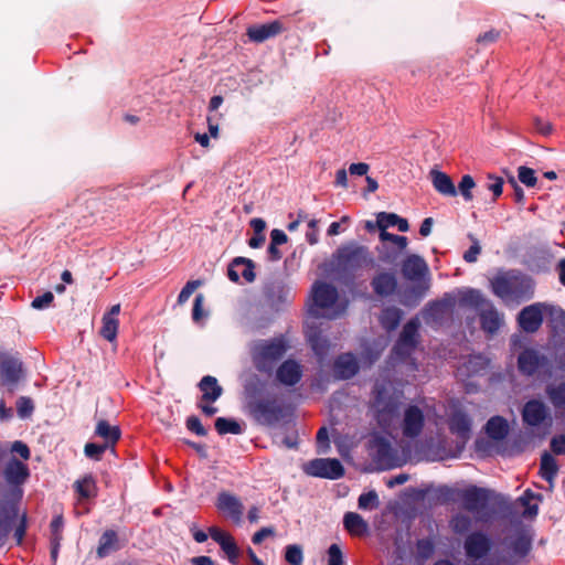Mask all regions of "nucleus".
I'll list each match as a JSON object with an SVG mask.
<instances>
[{"label":"nucleus","mask_w":565,"mask_h":565,"mask_svg":"<svg viewBox=\"0 0 565 565\" xmlns=\"http://www.w3.org/2000/svg\"><path fill=\"white\" fill-rule=\"evenodd\" d=\"M75 492L78 500H89L97 495L98 487L96 479L92 475H86L74 482Z\"/></svg>","instance_id":"a878e982"},{"label":"nucleus","mask_w":565,"mask_h":565,"mask_svg":"<svg viewBox=\"0 0 565 565\" xmlns=\"http://www.w3.org/2000/svg\"><path fill=\"white\" fill-rule=\"evenodd\" d=\"M227 275L234 282H237L241 277L247 282H252L255 280L254 264L250 259L235 258L228 268Z\"/></svg>","instance_id":"4468645a"},{"label":"nucleus","mask_w":565,"mask_h":565,"mask_svg":"<svg viewBox=\"0 0 565 565\" xmlns=\"http://www.w3.org/2000/svg\"><path fill=\"white\" fill-rule=\"evenodd\" d=\"M22 377L23 365L20 360L12 356L2 360L0 364V383L2 385H7L10 391H13Z\"/></svg>","instance_id":"6e6552de"},{"label":"nucleus","mask_w":565,"mask_h":565,"mask_svg":"<svg viewBox=\"0 0 565 565\" xmlns=\"http://www.w3.org/2000/svg\"><path fill=\"white\" fill-rule=\"evenodd\" d=\"M203 295H198L194 299L192 317L194 321H200L203 317Z\"/></svg>","instance_id":"0e129e2a"},{"label":"nucleus","mask_w":565,"mask_h":565,"mask_svg":"<svg viewBox=\"0 0 565 565\" xmlns=\"http://www.w3.org/2000/svg\"><path fill=\"white\" fill-rule=\"evenodd\" d=\"M427 264L417 255L408 256L402 267L404 277L411 280L419 279L427 273Z\"/></svg>","instance_id":"4be33fe9"},{"label":"nucleus","mask_w":565,"mask_h":565,"mask_svg":"<svg viewBox=\"0 0 565 565\" xmlns=\"http://www.w3.org/2000/svg\"><path fill=\"white\" fill-rule=\"evenodd\" d=\"M558 313H562V310L553 305L535 302L524 307L520 311L518 322L523 331L534 333L541 328L545 316H555Z\"/></svg>","instance_id":"39448f33"},{"label":"nucleus","mask_w":565,"mask_h":565,"mask_svg":"<svg viewBox=\"0 0 565 565\" xmlns=\"http://www.w3.org/2000/svg\"><path fill=\"white\" fill-rule=\"evenodd\" d=\"M534 126L536 130L544 136H547L552 132V124L541 118L534 119Z\"/></svg>","instance_id":"774afa93"},{"label":"nucleus","mask_w":565,"mask_h":565,"mask_svg":"<svg viewBox=\"0 0 565 565\" xmlns=\"http://www.w3.org/2000/svg\"><path fill=\"white\" fill-rule=\"evenodd\" d=\"M430 179L435 190L446 196H456L457 189L448 174L439 170L430 171Z\"/></svg>","instance_id":"b1692460"},{"label":"nucleus","mask_w":565,"mask_h":565,"mask_svg":"<svg viewBox=\"0 0 565 565\" xmlns=\"http://www.w3.org/2000/svg\"><path fill=\"white\" fill-rule=\"evenodd\" d=\"M95 435L102 438L105 445L111 449L120 438V429L118 426L110 425L105 419H99L96 424Z\"/></svg>","instance_id":"393cba45"},{"label":"nucleus","mask_w":565,"mask_h":565,"mask_svg":"<svg viewBox=\"0 0 565 565\" xmlns=\"http://www.w3.org/2000/svg\"><path fill=\"white\" fill-rule=\"evenodd\" d=\"M302 370L296 361L287 360L277 370V379L284 385H295L301 379Z\"/></svg>","instance_id":"a211bd4d"},{"label":"nucleus","mask_w":565,"mask_h":565,"mask_svg":"<svg viewBox=\"0 0 565 565\" xmlns=\"http://www.w3.org/2000/svg\"><path fill=\"white\" fill-rule=\"evenodd\" d=\"M62 526H63V520H62L61 516L55 518L52 521V523H51V529H52V532H53V540H54V543H55V546L52 550L53 557L56 556L57 544H58V541L61 540V529H62Z\"/></svg>","instance_id":"864d4df0"},{"label":"nucleus","mask_w":565,"mask_h":565,"mask_svg":"<svg viewBox=\"0 0 565 565\" xmlns=\"http://www.w3.org/2000/svg\"><path fill=\"white\" fill-rule=\"evenodd\" d=\"M318 451L326 454L329 449V435L326 427L319 429L317 434Z\"/></svg>","instance_id":"bf43d9fd"},{"label":"nucleus","mask_w":565,"mask_h":565,"mask_svg":"<svg viewBox=\"0 0 565 565\" xmlns=\"http://www.w3.org/2000/svg\"><path fill=\"white\" fill-rule=\"evenodd\" d=\"M489 180L491 182L488 183L487 189L493 193V200H495L502 194L503 180L493 175H489Z\"/></svg>","instance_id":"6e6d98bb"},{"label":"nucleus","mask_w":565,"mask_h":565,"mask_svg":"<svg viewBox=\"0 0 565 565\" xmlns=\"http://www.w3.org/2000/svg\"><path fill=\"white\" fill-rule=\"evenodd\" d=\"M285 558L291 565H302L303 553L301 546L297 544L288 545L286 547Z\"/></svg>","instance_id":"a19ab883"},{"label":"nucleus","mask_w":565,"mask_h":565,"mask_svg":"<svg viewBox=\"0 0 565 565\" xmlns=\"http://www.w3.org/2000/svg\"><path fill=\"white\" fill-rule=\"evenodd\" d=\"M522 417L527 425L539 426L548 417V409L544 403L533 399L524 405Z\"/></svg>","instance_id":"ddd939ff"},{"label":"nucleus","mask_w":565,"mask_h":565,"mask_svg":"<svg viewBox=\"0 0 565 565\" xmlns=\"http://www.w3.org/2000/svg\"><path fill=\"white\" fill-rule=\"evenodd\" d=\"M518 172L519 180L526 186H534L536 184V177L533 169L520 167Z\"/></svg>","instance_id":"8fccbe9b"},{"label":"nucleus","mask_w":565,"mask_h":565,"mask_svg":"<svg viewBox=\"0 0 565 565\" xmlns=\"http://www.w3.org/2000/svg\"><path fill=\"white\" fill-rule=\"evenodd\" d=\"M303 471L308 476L339 479L344 475V468L338 459L334 458H319L310 460L302 466Z\"/></svg>","instance_id":"423d86ee"},{"label":"nucleus","mask_w":565,"mask_h":565,"mask_svg":"<svg viewBox=\"0 0 565 565\" xmlns=\"http://www.w3.org/2000/svg\"><path fill=\"white\" fill-rule=\"evenodd\" d=\"M284 30L282 23L279 20H275L266 24L249 26L247 29V35L250 41L260 43L280 34Z\"/></svg>","instance_id":"9b49d317"},{"label":"nucleus","mask_w":565,"mask_h":565,"mask_svg":"<svg viewBox=\"0 0 565 565\" xmlns=\"http://www.w3.org/2000/svg\"><path fill=\"white\" fill-rule=\"evenodd\" d=\"M490 285L492 292L507 305L531 299L534 294L533 280L515 270L497 274Z\"/></svg>","instance_id":"f03ea898"},{"label":"nucleus","mask_w":565,"mask_h":565,"mask_svg":"<svg viewBox=\"0 0 565 565\" xmlns=\"http://www.w3.org/2000/svg\"><path fill=\"white\" fill-rule=\"evenodd\" d=\"M450 525L454 532L462 534L471 527V519L467 515L458 514L451 520Z\"/></svg>","instance_id":"49530a36"},{"label":"nucleus","mask_w":565,"mask_h":565,"mask_svg":"<svg viewBox=\"0 0 565 565\" xmlns=\"http://www.w3.org/2000/svg\"><path fill=\"white\" fill-rule=\"evenodd\" d=\"M535 498V494L531 490H526L523 495L520 498V502L526 507L525 513L527 515H535L537 513L536 505H530L531 500Z\"/></svg>","instance_id":"4d7b16f0"},{"label":"nucleus","mask_w":565,"mask_h":565,"mask_svg":"<svg viewBox=\"0 0 565 565\" xmlns=\"http://www.w3.org/2000/svg\"><path fill=\"white\" fill-rule=\"evenodd\" d=\"M328 565H344L343 554L338 544L330 545L328 550Z\"/></svg>","instance_id":"3c124183"},{"label":"nucleus","mask_w":565,"mask_h":565,"mask_svg":"<svg viewBox=\"0 0 565 565\" xmlns=\"http://www.w3.org/2000/svg\"><path fill=\"white\" fill-rule=\"evenodd\" d=\"M463 508L472 513L483 510L489 501V492L486 489L470 487L460 492Z\"/></svg>","instance_id":"1a4fd4ad"},{"label":"nucleus","mask_w":565,"mask_h":565,"mask_svg":"<svg viewBox=\"0 0 565 565\" xmlns=\"http://www.w3.org/2000/svg\"><path fill=\"white\" fill-rule=\"evenodd\" d=\"M546 395L553 406L557 409L565 407V382L551 384L546 387Z\"/></svg>","instance_id":"e433bc0d"},{"label":"nucleus","mask_w":565,"mask_h":565,"mask_svg":"<svg viewBox=\"0 0 565 565\" xmlns=\"http://www.w3.org/2000/svg\"><path fill=\"white\" fill-rule=\"evenodd\" d=\"M110 447H108L104 443L103 444L87 443L84 447V454L86 457L98 461L102 459L103 454Z\"/></svg>","instance_id":"c03bdc74"},{"label":"nucleus","mask_w":565,"mask_h":565,"mask_svg":"<svg viewBox=\"0 0 565 565\" xmlns=\"http://www.w3.org/2000/svg\"><path fill=\"white\" fill-rule=\"evenodd\" d=\"M419 323L417 320L407 322L401 333L399 340L394 349L397 355H407L415 348Z\"/></svg>","instance_id":"9d476101"},{"label":"nucleus","mask_w":565,"mask_h":565,"mask_svg":"<svg viewBox=\"0 0 565 565\" xmlns=\"http://www.w3.org/2000/svg\"><path fill=\"white\" fill-rule=\"evenodd\" d=\"M450 430L457 434L461 439L466 440L470 433V419L461 412H456L450 418Z\"/></svg>","instance_id":"7c9ffc66"},{"label":"nucleus","mask_w":565,"mask_h":565,"mask_svg":"<svg viewBox=\"0 0 565 565\" xmlns=\"http://www.w3.org/2000/svg\"><path fill=\"white\" fill-rule=\"evenodd\" d=\"M210 535L221 545L222 550L227 555L228 561L235 564L239 556V551L233 536L217 527H210Z\"/></svg>","instance_id":"2eb2a0df"},{"label":"nucleus","mask_w":565,"mask_h":565,"mask_svg":"<svg viewBox=\"0 0 565 565\" xmlns=\"http://www.w3.org/2000/svg\"><path fill=\"white\" fill-rule=\"evenodd\" d=\"M510 546L515 556L524 557L531 551L532 541L525 532H518L511 537Z\"/></svg>","instance_id":"72a5a7b5"},{"label":"nucleus","mask_w":565,"mask_h":565,"mask_svg":"<svg viewBox=\"0 0 565 565\" xmlns=\"http://www.w3.org/2000/svg\"><path fill=\"white\" fill-rule=\"evenodd\" d=\"M186 427L189 430L195 433L199 436L206 435L205 428L202 426L200 419L195 416H191L186 419Z\"/></svg>","instance_id":"680f3d73"},{"label":"nucleus","mask_w":565,"mask_h":565,"mask_svg":"<svg viewBox=\"0 0 565 565\" xmlns=\"http://www.w3.org/2000/svg\"><path fill=\"white\" fill-rule=\"evenodd\" d=\"M372 287L379 296L385 297L392 295L397 287L395 274L388 271L379 273L372 279Z\"/></svg>","instance_id":"6ab92c4d"},{"label":"nucleus","mask_w":565,"mask_h":565,"mask_svg":"<svg viewBox=\"0 0 565 565\" xmlns=\"http://www.w3.org/2000/svg\"><path fill=\"white\" fill-rule=\"evenodd\" d=\"M489 302L490 301L484 299L480 291L468 290L462 295L459 303L462 307H472V308L479 309L481 311L482 308L486 307V303H489Z\"/></svg>","instance_id":"4c0bfd02"},{"label":"nucleus","mask_w":565,"mask_h":565,"mask_svg":"<svg viewBox=\"0 0 565 565\" xmlns=\"http://www.w3.org/2000/svg\"><path fill=\"white\" fill-rule=\"evenodd\" d=\"M379 497L375 491H369L359 497L358 505L362 510H373L379 507Z\"/></svg>","instance_id":"79ce46f5"},{"label":"nucleus","mask_w":565,"mask_h":565,"mask_svg":"<svg viewBox=\"0 0 565 565\" xmlns=\"http://www.w3.org/2000/svg\"><path fill=\"white\" fill-rule=\"evenodd\" d=\"M380 238L382 242L390 241L395 244L401 250L405 249L407 246V238L405 236H399L395 234H391L386 231L380 233Z\"/></svg>","instance_id":"603ef678"},{"label":"nucleus","mask_w":565,"mask_h":565,"mask_svg":"<svg viewBox=\"0 0 565 565\" xmlns=\"http://www.w3.org/2000/svg\"><path fill=\"white\" fill-rule=\"evenodd\" d=\"M475 186L476 182L473 178L469 174H465L459 182L458 190L466 201H471L473 199L472 190Z\"/></svg>","instance_id":"37998d69"},{"label":"nucleus","mask_w":565,"mask_h":565,"mask_svg":"<svg viewBox=\"0 0 565 565\" xmlns=\"http://www.w3.org/2000/svg\"><path fill=\"white\" fill-rule=\"evenodd\" d=\"M307 338L318 356L323 358L328 353L330 344L319 330L308 327Z\"/></svg>","instance_id":"2f4dec72"},{"label":"nucleus","mask_w":565,"mask_h":565,"mask_svg":"<svg viewBox=\"0 0 565 565\" xmlns=\"http://www.w3.org/2000/svg\"><path fill=\"white\" fill-rule=\"evenodd\" d=\"M540 472L543 479H545L551 484L553 483L558 472V466L552 455L547 452L542 455Z\"/></svg>","instance_id":"c9c22d12"},{"label":"nucleus","mask_w":565,"mask_h":565,"mask_svg":"<svg viewBox=\"0 0 565 565\" xmlns=\"http://www.w3.org/2000/svg\"><path fill=\"white\" fill-rule=\"evenodd\" d=\"M119 548L118 537L115 531L107 530L103 533L97 547L98 557L103 558Z\"/></svg>","instance_id":"c756f323"},{"label":"nucleus","mask_w":565,"mask_h":565,"mask_svg":"<svg viewBox=\"0 0 565 565\" xmlns=\"http://www.w3.org/2000/svg\"><path fill=\"white\" fill-rule=\"evenodd\" d=\"M28 477L29 470L23 462L13 458L7 463L4 468V478L8 483L21 484L26 480Z\"/></svg>","instance_id":"5701e85b"},{"label":"nucleus","mask_w":565,"mask_h":565,"mask_svg":"<svg viewBox=\"0 0 565 565\" xmlns=\"http://www.w3.org/2000/svg\"><path fill=\"white\" fill-rule=\"evenodd\" d=\"M465 553L470 559H480L491 550V540L482 532L470 533L463 543Z\"/></svg>","instance_id":"0eeeda50"},{"label":"nucleus","mask_w":565,"mask_h":565,"mask_svg":"<svg viewBox=\"0 0 565 565\" xmlns=\"http://www.w3.org/2000/svg\"><path fill=\"white\" fill-rule=\"evenodd\" d=\"M286 347L282 340L258 341L252 347V358L257 370L270 372L275 363L284 355Z\"/></svg>","instance_id":"20e7f679"},{"label":"nucleus","mask_w":565,"mask_h":565,"mask_svg":"<svg viewBox=\"0 0 565 565\" xmlns=\"http://www.w3.org/2000/svg\"><path fill=\"white\" fill-rule=\"evenodd\" d=\"M542 359L535 350L527 349L524 350L519 356V367L520 370L531 375L536 369L541 365Z\"/></svg>","instance_id":"c85d7f7f"},{"label":"nucleus","mask_w":565,"mask_h":565,"mask_svg":"<svg viewBox=\"0 0 565 565\" xmlns=\"http://www.w3.org/2000/svg\"><path fill=\"white\" fill-rule=\"evenodd\" d=\"M307 241L310 245H315L319 241L318 221L312 218L308 221V231L306 233Z\"/></svg>","instance_id":"5fc2aeb1"},{"label":"nucleus","mask_w":565,"mask_h":565,"mask_svg":"<svg viewBox=\"0 0 565 565\" xmlns=\"http://www.w3.org/2000/svg\"><path fill=\"white\" fill-rule=\"evenodd\" d=\"M417 552L423 558H428L434 552V544L429 540H420L417 543Z\"/></svg>","instance_id":"052dcab7"},{"label":"nucleus","mask_w":565,"mask_h":565,"mask_svg":"<svg viewBox=\"0 0 565 565\" xmlns=\"http://www.w3.org/2000/svg\"><path fill=\"white\" fill-rule=\"evenodd\" d=\"M480 319L482 329L488 333L497 332L503 324V315L500 313L494 306L489 302L480 311Z\"/></svg>","instance_id":"f3484780"},{"label":"nucleus","mask_w":565,"mask_h":565,"mask_svg":"<svg viewBox=\"0 0 565 565\" xmlns=\"http://www.w3.org/2000/svg\"><path fill=\"white\" fill-rule=\"evenodd\" d=\"M359 370V364L356 359L350 354L345 353L340 355L333 366L334 375L339 379H350L356 374Z\"/></svg>","instance_id":"412c9836"},{"label":"nucleus","mask_w":565,"mask_h":565,"mask_svg":"<svg viewBox=\"0 0 565 565\" xmlns=\"http://www.w3.org/2000/svg\"><path fill=\"white\" fill-rule=\"evenodd\" d=\"M481 252V247L477 239H473V244L470 248L465 253L463 259L468 263H475L478 259V256Z\"/></svg>","instance_id":"e2e57ef3"},{"label":"nucleus","mask_w":565,"mask_h":565,"mask_svg":"<svg viewBox=\"0 0 565 565\" xmlns=\"http://www.w3.org/2000/svg\"><path fill=\"white\" fill-rule=\"evenodd\" d=\"M217 508L235 522H241L244 507L238 498L230 493H221L217 498Z\"/></svg>","instance_id":"dca6fc26"},{"label":"nucleus","mask_w":565,"mask_h":565,"mask_svg":"<svg viewBox=\"0 0 565 565\" xmlns=\"http://www.w3.org/2000/svg\"><path fill=\"white\" fill-rule=\"evenodd\" d=\"M53 299V294L51 291H46L42 296L34 298L32 301V307L34 309H44L52 303Z\"/></svg>","instance_id":"13d9d810"},{"label":"nucleus","mask_w":565,"mask_h":565,"mask_svg":"<svg viewBox=\"0 0 565 565\" xmlns=\"http://www.w3.org/2000/svg\"><path fill=\"white\" fill-rule=\"evenodd\" d=\"M402 404V393L395 390L392 383H377L374 390L372 408L379 425L390 430L397 423L404 437L413 439L420 435L424 428L423 411L416 405L405 408L401 422H398V408Z\"/></svg>","instance_id":"f257e3e1"},{"label":"nucleus","mask_w":565,"mask_h":565,"mask_svg":"<svg viewBox=\"0 0 565 565\" xmlns=\"http://www.w3.org/2000/svg\"><path fill=\"white\" fill-rule=\"evenodd\" d=\"M343 524L347 531L355 536H362L369 532L367 522L355 512L345 513L343 518Z\"/></svg>","instance_id":"cd10ccee"},{"label":"nucleus","mask_w":565,"mask_h":565,"mask_svg":"<svg viewBox=\"0 0 565 565\" xmlns=\"http://www.w3.org/2000/svg\"><path fill=\"white\" fill-rule=\"evenodd\" d=\"M215 429L220 435L234 434L238 435L242 433L241 425L234 420L224 417H218L215 420Z\"/></svg>","instance_id":"ea45409f"},{"label":"nucleus","mask_w":565,"mask_h":565,"mask_svg":"<svg viewBox=\"0 0 565 565\" xmlns=\"http://www.w3.org/2000/svg\"><path fill=\"white\" fill-rule=\"evenodd\" d=\"M486 430L491 438L495 440L503 439L509 430L508 422L500 416L492 417L488 420Z\"/></svg>","instance_id":"f704fd0d"},{"label":"nucleus","mask_w":565,"mask_h":565,"mask_svg":"<svg viewBox=\"0 0 565 565\" xmlns=\"http://www.w3.org/2000/svg\"><path fill=\"white\" fill-rule=\"evenodd\" d=\"M34 411L33 402L30 397L21 396L17 401V412L19 417L26 418L30 417Z\"/></svg>","instance_id":"de8ad7c7"},{"label":"nucleus","mask_w":565,"mask_h":565,"mask_svg":"<svg viewBox=\"0 0 565 565\" xmlns=\"http://www.w3.org/2000/svg\"><path fill=\"white\" fill-rule=\"evenodd\" d=\"M398 215L395 213L380 212L376 215V226L383 232L391 226H396Z\"/></svg>","instance_id":"a18cd8bd"},{"label":"nucleus","mask_w":565,"mask_h":565,"mask_svg":"<svg viewBox=\"0 0 565 565\" xmlns=\"http://www.w3.org/2000/svg\"><path fill=\"white\" fill-rule=\"evenodd\" d=\"M201 284L202 282L200 280L188 281L179 294L178 303L179 305L185 303L189 300V298L192 296V294L201 286Z\"/></svg>","instance_id":"09e8293b"},{"label":"nucleus","mask_w":565,"mask_h":565,"mask_svg":"<svg viewBox=\"0 0 565 565\" xmlns=\"http://www.w3.org/2000/svg\"><path fill=\"white\" fill-rule=\"evenodd\" d=\"M252 412L258 420L271 423L278 418L280 411L275 401L266 399L254 403Z\"/></svg>","instance_id":"aec40b11"},{"label":"nucleus","mask_w":565,"mask_h":565,"mask_svg":"<svg viewBox=\"0 0 565 565\" xmlns=\"http://www.w3.org/2000/svg\"><path fill=\"white\" fill-rule=\"evenodd\" d=\"M402 318V312L399 309L393 307L385 309L381 315V323L386 330L395 329Z\"/></svg>","instance_id":"58836bf2"},{"label":"nucleus","mask_w":565,"mask_h":565,"mask_svg":"<svg viewBox=\"0 0 565 565\" xmlns=\"http://www.w3.org/2000/svg\"><path fill=\"white\" fill-rule=\"evenodd\" d=\"M119 313L120 305L116 303L109 309V311L104 313L102 318L103 326L100 328L99 334L109 342L116 341L119 328V320L117 317Z\"/></svg>","instance_id":"f8f14e48"},{"label":"nucleus","mask_w":565,"mask_h":565,"mask_svg":"<svg viewBox=\"0 0 565 565\" xmlns=\"http://www.w3.org/2000/svg\"><path fill=\"white\" fill-rule=\"evenodd\" d=\"M200 390L203 393V399L207 402H215L222 395V387L218 385L217 380L213 376H204L200 382Z\"/></svg>","instance_id":"473e14b6"},{"label":"nucleus","mask_w":565,"mask_h":565,"mask_svg":"<svg viewBox=\"0 0 565 565\" xmlns=\"http://www.w3.org/2000/svg\"><path fill=\"white\" fill-rule=\"evenodd\" d=\"M274 529L263 527L253 535V543L260 544L266 537L274 535Z\"/></svg>","instance_id":"338daca9"},{"label":"nucleus","mask_w":565,"mask_h":565,"mask_svg":"<svg viewBox=\"0 0 565 565\" xmlns=\"http://www.w3.org/2000/svg\"><path fill=\"white\" fill-rule=\"evenodd\" d=\"M488 361L481 355H475L469 358L461 366L458 367V376L461 380L481 374L486 371Z\"/></svg>","instance_id":"bb28decb"},{"label":"nucleus","mask_w":565,"mask_h":565,"mask_svg":"<svg viewBox=\"0 0 565 565\" xmlns=\"http://www.w3.org/2000/svg\"><path fill=\"white\" fill-rule=\"evenodd\" d=\"M312 298L315 302L312 315L316 318H338L348 307L347 300L339 299L335 287L326 282H317L312 287Z\"/></svg>","instance_id":"7ed1b4c3"},{"label":"nucleus","mask_w":565,"mask_h":565,"mask_svg":"<svg viewBox=\"0 0 565 565\" xmlns=\"http://www.w3.org/2000/svg\"><path fill=\"white\" fill-rule=\"evenodd\" d=\"M551 449L556 455L565 454V436H556L551 440Z\"/></svg>","instance_id":"69168bd1"}]
</instances>
